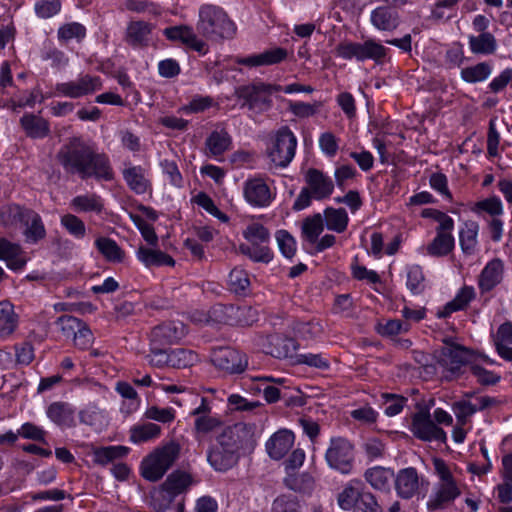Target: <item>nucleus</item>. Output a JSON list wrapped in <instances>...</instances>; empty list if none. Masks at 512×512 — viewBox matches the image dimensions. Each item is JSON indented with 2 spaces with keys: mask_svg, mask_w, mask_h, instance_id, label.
Instances as JSON below:
<instances>
[{
  "mask_svg": "<svg viewBox=\"0 0 512 512\" xmlns=\"http://www.w3.org/2000/svg\"><path fill=\"white\" fill-rule=\"evenodd\" d=\"M254 425L236 423L219 435L217 443L208 452V462L217 471L232 468L238 460V452L253 440Z\"/></svg>",
  "mask_w": 512,
  "mask_h": 512,
  "instance_id": "nucleus-1",
  "label": "nucleus"
},
{
  "mask_svg": "<svg viewBox=\"0 0 512 512\" xmlns=\"http://www.w3.org/2000/svg\"><path fill=\"white\" fill-rule=\"evenodd\" d=\"M433 467L438 482L429 496L427 507L436 510L454 502L462 494L465 485L458 478L461 470L455 464L434 458Z\"/></svg>",
  "mask_w": 512,
  "mask_h": 512,
  "instance_id": "nucleus-2",
  "label": "nucleus"
},
{
  "mask_svg": "<svg viewBox=\"0 0 512 512\" xmlns=\"http://www.w3.org/2000/svg\"><path fill=\"white\" fill-rule=\"evenodd\" d=\"M197 29L207 39L231 38L236 32L234 22L220 6L203 4L199 8Z\"/></svg>",
  "mask_w": 512,
  "mask_h": 512,
  "instance_id": "nucleus-3",
  "label": "nucleus"
},
{
  "mask_svg": "<svg viewBox=\"0 0 512 512\" xmlns=\"http://www.w3.org/2000/svg\"><path fill=\"white\" fill-rule=\"evenodd\" d=\"M340 509L349 512H381L375 497L364 491L360 480L348 481L336 497Z\"/></svg>",
  "mask_w": 512,
  "mask_h": 512,
  "instance_id": "nucleus-4",
  "label": "nucleus"
},
{
  "mask_svg": "<svg viewBox=\"0 0 512 512\" xmlns=\"http://www.w3.org/2000/svg\"><path fill=\"white\" fill-rule=\"evenodd\" d=\"M179 454V446L175 443H168L155 448L144 457L140 464V474L148 481L160 480L170 469Z\"/></svg>",
  "mask_w": 512,
  "mask_h": 512,
  "instance_id": "nucleus-5",
  "label": "nucleus"
},
{
  "mask_svg": "<svg viewBox=\"0 0 512 512\" xmlns=\"http://www.w3.org/2000/svg\"><path fill=\"white\" fill-rule=\"evenodd\" d=\"M243 237L248 244H241L240 251L255 262L268 263L273 258V252L268 247L270 233L258 222L249 223L243 230Z\"/></svg>",
  "mask_w": 512,
  "mask_h": 512,
  "instance_id": "nucleus-6",
  "label": "nucleus"
},
{
  "mask_svg": "<svg viewBox=\"0 0 512 512\" xmlns=\"http://www.w3.org/2000/svg\"><path fill=\"white\" fill-rule=\"evenodd\" d=\"M92 155V148L75 138L61 148L58 159L66 170L83 176L84 172H89L88 164L92 161Z\"/></svg>",
  "mask_w": 512,
  "mask_h": 512,
  "instance_id": "nucleus-7",
  "label": "nucleus"
},
{
  "mask_svg": "<svg viewBox=\"0 0 512 512\" xmlns=\"http://www.w3.org/2000/svg\"><path fill=\"white\" fill-rule=\"evenodd\" d=\"M395 490L399 497L411 499L424 498L428 488V479L420 475L413 467L403 468L394 475Z\"/></svg>",
  "mask_w": 512,
  "mask_h": 512,
  "instance_id": "nucleus-8",
  "label": "nucleus"
},
{
  "mask_svg": "<svg viewBox=\"0 0 512 512\" xmlns=\"http://www.w3.org/2000/svg\"><path fill=\"white\" fill-rule=\"evenodd\" d=\"M354 458V447L347 439L335 437L330 440L325 459L331 469L341 474H350L353 471Z\"/></svg>",
  "mask_w": 512,
  "mask_h": 512,
  "instance_id": "nucleus-9",
  "label": "nucleus"
},
{
  "mask_svg": "<svg viewBox=\"0 0 512 512\" xmlns=\"http://www.w3.org/2000/svg\"><path fill=\"white\" fill-rule=\"evenodd\" d=\"M297 138L288 128H281L275 135L268 150L270 160L276 165L285 167L294 158Z\"/></svg>",
  "mask_w": 512,
  "mask_h": 512,
  "instance_id": "nucleus-10",
  "label": "nucleus"
},
{
  "mask_svg": "<svg viewBox=\"0 0 512 512\" xmlns=\"http://www.w3.org/2000/svg\"><path fill=\"white\" fill-rule=\"evenodd\" d=\"M8 214V218H12V222L19 221L25 226L24 235L26 241L37 242L45 236V228L40 216L31 210H23L19 206H10L6 211L1 212V217Z\"/></svg>",
  "mask_w": 512,
  "mask_h": 512,
  "instance_id": "nucleus-11",
  "label": "nucleus"
},
{
  "mask_svg": "<svg viewBox=\"0 0 512 512\" xmlns=\"http://www.w3.org/2000/svg\"><path fill=\"white\" fill-rule=\"evenodd\" d=\"M275 191L267 180L260 177L247 179L243 184V197L252 207L265 208L275 199Z\"/></svg>",
  "mask_w": 512,
  "mask_h": 512,
  "instance_id": "nucleus-12",
  "label": "nucleus"
},
{
  "mask_svg": "<svg viewBox=\"0 0 512 512\" xmlns=\"http://www.w3.org/2000/svg\"><path fill=\"white\" fill-rule=\"evenodd\" d=\"M476 355L477 353L467 350L457 343L445 341L439 356V363L450 373V377H453L462 365H471Z\"/></svg>",
  "mask_w": 512,
  "mask_h": 512,
  "instance_id": "nucleus-13",
  "label": "nucleus"
},
{
  "mask_svg": "<svg viewBox=\"0 0 512 512\" xmlns=\"http://www.w3.org/2000/svg\"><path fill=\"white\" fill-rule=\"evenodd\" d=\"M192 484V478L184 472H174L166 479L161 489L152 494V506L157 512L167 511V505L158 504L165 496H175L185 491Z\"/></svg>",
  "mask_w": 512,
  "mask_h": 512,
  "instance_id": "nucleus-14",
  "label": "nucleus"
},
{
  "mask_svg": "<svg viewBox=\"0 0 512 512\" xmlns=\"http://www.w3.org/2000/svg\"><path fill=\"white\" fill-rule=\"evenodd\" d=\"M101 86L99 77L84 75L76 80L57 84L55 90L58 96L80 98L100 90Z\"/></svg>",
  "mask_w": 512,
  "mask_h": 512,
  "instance_id": "nucleus-15",
  "label": "nucleus"
},
{
  "mask_svg": "<svg viewBox=\"0 0 512 512\" xmlns=\"http://www.w3.org/2000/svg\"><path fill=\"white\" fill-rule=\"evenodd\" d=\"M410 430L413 435L422 441H446V433L431 419L429 412L420 411L413 415Z\"/></svg>",
  "mask_w": 512,
  "mask_h": 512,
  "instance_id": "nucleus-16",
  "label": "nucleus"
},
{
  "mask_svg": "<svg viewBox=\"0 0 512 512\" xmlns=\"http://www.w3.org/2000/svg\"><path fill=\"white\" fill-rule=\"evenodd\" d=\"M211 361L217 368L229 373H240L247 366L245 356L229 347L215 349Z\"/></svg>",
  "mask_w": 512,
  "mask_h": 512,
  "instance_id": "nucleus-17",
  "label": "nucleus"
},
{
  "mask_svg": "<svg viewBox=\"0 0 512 512\" xmlns=\"http://www.w3.org/2000/svg\"><path fill=\"white\" fill-rule=\"evenodd\" d=\"M186 328L182 322H169L155 327L151 332V342L156 346L170 345L182 339Z\"/></svg>",
  "mask_w": 512,
  "mask_h": 512,
  "instance_id": "nucleus-18",
  "label": "nucleus"
},
{
  "mask_svg": "<svg viewBox=\"0 0 512 512\" xmlns=\"http://www.w3.org/2000/svg\"><path fill=\"white\" fill-rule=\"evenodd\" d=\"M494 399L488 396L475 397L473 400H460L452 405L457 422L460 425H467L468 419L477 411L483 410L494 404Z\"/></svg>",
  "mask_w": 512,
  "mask_h": 512,
  "instance_id": "nucleus-19",
  "label": "nucleus"
},
{
  "mask_svg": "<svg viewBox=\"0 0 512 512\" xmlns=\"http://www.w3.org/2000/svg\"><path fill=\"white\" fill-rule=\"evenodd\" d=\"M231 147L232 137L223 127L213 129L205 140L206 155L216 160H220Z\"/></svg>",
  "mask_w": 512,
  "mask_h": 512,
  "instance_id": "nucleus-20",
  "label": "nucleus"
},
{
  "mask_svg": "<svg viewBox=\"0 0 512 512\" xmlns=\"http://www.w3.org/2000/svg\"><path fill=\"white\" fill-rule=\"evenodd\" d=\"M295 436L288 429H280L266 441L265 448L268 455L275 460L282 459L293 447Z\"/></svg>",
  "mask_w": 512,
  "mask_h": 512,
  "instance_id": "nucleus-21",
  "label": "nucleus"
},
{
  "mask_svg": "<svg viewBox=\"0 0 512 512\" xmlns=\"http://www.w3.org/2000/svg\"><path fill=\"white\" fill-rule=\"evenodd\" d=\"M29 259L30 257L19 245L0 239V260L4 261L10 270L21 272Z\"/></svg>",
  "mask_w": 512,
  "mask_h": 512,
  "instance_id": "nucleus-22",
  "label": "nucleus"
},
{
  "mask_svg": "<svg viewBox=\"0 0 512 512\" xmlns=\"http://www.w3.org/2000/svg\"><path fill=\"white\" fill-rule=\"evenodd\" d=\"M164 35L171 41H179L194 51L205 54L207 46L204 41L198 38L193 29L189 26H175L166 28Z\"/></svg>",
  "mask_w": 512,
  "mask_h": 512,
  "instance_id": "nucleus-23",
  "label": "nucleus"
},
{
  "mask_svg": "<svg viewBox=\"0 0 512 512\" xmlns=\"http://www.w3.org/2000/svg\"><path fill=\"white\" fill-rule=\"evenodd\" d=\"M305 181L313 197L317 200L329 197L334 190L332 180L317 169H309L306 172Z\"/></svg>",
  "mask_w": 512,
  "mask_h": 512,
  "instance_id": "nucleus-24",
  "label": "nucleus"
},
{
  "mask_svg": "<svg viewBox=\"0 0 512 512\" xmlns=\"http://www.w3.org/2000/svg\"><path fill=\"white\" fill-rule=\"evenodd\" d=\"M195 417V430L197 433L206 434L214 431L221 425V420L211 414V406L205 398L201 399V404L191 411Z\"/></svg>",
  "mask_w": 512,
  "mask_h": 512,
  "instance_id": "nucleus-25",
  "label": "nucleus"
},
{
  "mask_svg": "<svg viewBox=\"0 0 512 512\" xmlns=\"http://www.w3.org/2000/svg\"><path fill=\"white\" fill-rule=\"evenodd\" d=\"M504 265L500 259L489 261L481 271L478 278V285L481 292H489L495 288L503 279Z\"/></svg>",
  "mask_w": 512,
  "mask_h": 512,
  "instance_id": "nucleus-26",
  "label": "nucleus"
},
{
  "mask_svg": "<svg viewBox=\"0 0 512 512\" xmlns=\"http://www.w3.org/2000/svg\"><path fill=\"white\" fill-rule=\"evenodd\" d=\"M123 177L127 185L137 194L151 191L149 171L141 166H129L123 171Z\"/></svg>",
  "mask_w": 512,
  "mask_h": 512,
  "instance_id": "nucleus-27",
  "label": "nucleus"
},
{
  "mask_svg": "<svg viewBox=\"0 0 512 512\" xmlns=\"http://www.w3.org/2000/svg\"><path fill=\"white\" fill-rule=\"evenodd\" d=\"M494 361L487 356L477 353L470 368L472 374L476 377L477 381L482 385H493L500 381L501 375L492 370L487 369L486 366L493 365Z\"/></svg>",
  "mask_w": 512,
  "mask_h": 512,
  "instance_id": "nucleus-28",
  "label": "nucleus"
},
{
  "mask_svg": "<svg viewBox=\"0 0 512 512\" xmlns=\"http://www.w3.org/2000/svg\"><path fill=\"white\" fill-rule=\"evenodd\" d=\"M136 258L146 268L154 266H174V259L163 251L146 246H140L136 251Z\"/></svg>",
  "mask_w": 512,
  "mask_h": 512,
  "instance_id": "nucleus-29",
  "label": "nucleus"
},
{
  "mask_svg": "<svg viewBox=\"0 0 512 512\" xmlns=\"http://www.w3.org/2000/svg\"><path fill=\"white\" fill-rule=\"evenodd\" d=\"M479 224L473 220L464 221L459 227V244L463 253L472 255L478 246Z\"/></svg>",
  "mask_w": 512,
  "mask_h": 512,
  "instance_id": "nucleus-30",
  "label": "nucleus"
},
{
  "mask_svg": "<svg viewBox=\"0 0 512 512\" xmlns=\"http://www.w3.org/2000/svg\"><path fill=\"white\" fill-rule=\"evenodd\" d=\"M268 346L265 347L266 353L276 358H287L293 355L298 349V344L293 338L271 335L267 339Z\"/></svg>",
  "mask_w": 512,
  "mask_h": 512,
  "instance_id": "nucleus-31",
  "label": "nucleus"
},
{
  "mask_svg": "<svg viewBox=\"0 0 512 512\" xmlns=\"http://www.w3.org/2000/svg\"><path fill=\"white\" fill-rule=\"evenodd\" d=\"M152 25L144 21H132L126 29V42L134 47L146 46L150 40Z\"/></svg>",
  "mask_w": 512,
  "mask_h": 512,
  "instance_id": "nucleus-32",
  "label": "nucleus"
},
{
  "mask_svg": "<svg viewBox=\"0 0 512 512\" xmlns=\"http://www.w3.org/2000/svg\"><path fill=\"white\" fill-rule=\"evenodd\" d=\"M287 57V51L280 47L271 48L262 53L243 58L239 63L251 67L273 65L283 61Z\"/></svg>",
  "mask_w": 512,
  "mask_h": 512,
  "instance_id": "nucleus-33",
  "label": "nucleus"
},
{
  "mask_svg": "<svg viewBox=\"0 0 512 512\" xmlns=\"http://www.w3.org/2000/svg\"><path fill=\"white\" fill-rule=\"evenodd\" d=\"M282 86L280 85H272L259 83L256 85H252L246 87L242 90V96L246 98L248 105L250 108H253L257 105L258 102H262L265 106L269 105V101L266 99H261L262 95H271L275 92L283 91Z\"/></svg>",
  "mask_w": 512,
  "mask_h": 512,
  "instance_id": "nucleus-34",
  "label": "nucleus"
},
{
  "mask_svg": "<svg viewBox=\"0 0 512 512\" xmlns=\"http://www.w3.org/2000/svg\"><path fill=\"white\" fill-rule=\"evenodd\" d=\"M371 22L378 30L393 31L399 24V17L394 9L381 6L371 12Z\"/></svg>",
  "mask_w": 512,
  "mask_h": 512,
  "instance_id": "nucleus-35",
  "label": "nucleus"
},
{
  "mask_svg": "<svg viewBox=\"0 0 512 512\" xmlns=\"http://www.w3.org/2000/svg\"><path fill=\"white\" fill-rule=\"evenodd\" d=\"M161 434V427L152 422H139L130 428L129 440L139 445L157 439Z\"/></svg>",
  "mask_w": 512,
  "mask_h": 512,
  "instance_id": "nucleus-36",
  "label": "nucleus"
},
{
  "mask_svg": "<svg viewBox=\"0 0 512 512\" xmlns=\"http://www.w3.org/2000/svg\"><path fill=\"white\" fill-rule=\"evenodd\" d=\"M18 326V316L8 301L0 302V337H10Z\"/></svg>",
  "mask_w": 512,
  "mask_h": 512,
  "instance_id": "nucleus-37",
  "label": "nucleus"
},
{
  "mask_svg": "<svg viewBox=\"0 0 512 512\" xmlns=\"http://www.w3.org/2000/svg\"><path fill=\"white\" fill-rule=\"evenodd\" d=\"M80 423L101 430L108 424V417L104 410L94 404H88L79 411Z\"/></svg>",
  "mask_w": 512,
  "mask_h": 512,
  "instance_id": "nucleus-38",
  "label": "nucleus"
},
{
  "mask_svg": "<svg viewBox=\"0 0 512 512\" xmlns=\"http://www.w3.org/2000/svg\"><path fill=\"white\" fill-rule=\"evenodd\" d=\"M47 417L60 426L70 427L74 425V411L67 403L55 402L48 406Z\"/></svg>",
  "mask_w": 512,
  "mask_h": 512,
  "instance_id": "nucleus-39",
  "label": "nucleus"
},
{
  "mask_svg": "<svg viewBox=\"0 0 512 512\" xmlns=\"http://www.w3.org/2000/svg\"><path fill=\"white\" fill-rule=\"evenodd\" d=\"M322 218L327 229L337 233L344 232L349 222L348 214L342 208L328 207L324 210Z\"/></svg>",
  "mask_w": 512,
  "mask_h": 512,
  "instance_id": "nucleus-40",
  "label": "nucleus"
},
{
  "mask_svg": "<svg viewBox=\"0 0 512 512\" xmlns=\"http://www.w3.org/2000/svg\"><path fill=\"white\" fill-rule=\"evenodd\" d=\"M454 247L455 238L453 235L436 234L433 240L423 249L430 256L443 257L452 252Z\"/></svg>",
  "mask_w": 512,
  "mask_h": 512,
  "instance_id": "nucleus-41",
  "label": "nucleus"
},
{
  "mask_svg": "<svg viewBox=\"0 0 512 512\" xmlns=\"http://www.w3.org/2000/svg\"><path fill=\"white\" fill-rule=\"evenodd\" d=\"M475 297V290L471 286H465L460 289L455 298L446 304L443 311L439 312V317H447L451 313L465 308Z\"/></svg>",
  "mask_w": 512,
  "mask_h": 512,
  "instance_id": "nucleus-42",
  "label": "nucleus"
},
{
  "mask_svg": "<svg viewBox=\"0 0 512 512\" xmlns=\"http://www.w3.org/2000/svg\"><path fill=\"white\" fill-rule=\"evenodd\" d=\"M324 230L321 214H315L303 220L301 225L302 238L309 244H313Z\"/></svg>",
  "mask_w": 512,
  "mask_h": 512,
  "instance_id": "nucleus-43",
  "label": "nucleus"
},
{
  "mask_svg": "<svg viewBox=\"0 0 512 512\" xmlns=\"http://www.w3.org/2000/svg\"><path fill=\"white\" fill-rule=\"evenodd\" d=\"M393 478L392 470L380 466L372 467L365 472L366 481L378 490L386 489Z\"/></svg>",
  "mask_w": 512,
  "mask_h": 512,
  "instance_id": "nucleus-44",
  "label": "nucleus"
},
{
  "mask_svg": "<svg viewBox=\"0 0 512 512\" xmlns=\"http://www.w3.org/2000/svg\"><path fill=\"white\" fill-rule=\"evenodd\" d=\"M493 71V67L488 62H481L473 66L465 67L461 70V78L467 83H477L487 80Z\"/></svg>",
  "mask_w": 512,
  "mask_h": 512,
  "instance_id": "nucleus-45",
  "label": "nucleus"
},
{
  "mask_svg": "<svg viewBox=\"0 0 512 512\" xmlns=\"http://www.w3.org/2000/svg\"><path fill=\"white\" fill-rule=\"evenodd\" d=\"M469 48L474 54L488 55L495 52L497 44L492 34L484 32L478 36H469Z\"/></svg>",
  "mask_w": 512,
  "mask_h": 512,
  "instance_id": "nucleus-46",
  "label": "nucleus"
},
{
  "mask_svg": "<svg viewBox=\"0 0 512 512\" xmlns=\"http://www.w3.org/2000/svg\"><path fill=\"white\" fill-rule=\"evenodd\" d=\"M89 172H84L83 176H95L98 179L111 180L113 178L112 169L107 157L103 155H92V161L88 164Z\"/></svg>",
  "mask_w": 512,
  "mask_h": 512,
  "instance_id": "nucleus-47",
  "label": "nucleus"
},
{
  "mask_svg": "<svg viewBox=\"0 0 512 512\" xmlns=\"http://www.w3.org/2000/svg\"><path fill=\"white\" fill-rule=\"evenodd\" d=\"M21 125L25 133L32 138H42L47 135L49 128L47 122L35 115H25L21 118Z\"/></svg>",
  "mask_w": 512,
  "mask_h": 512,
  "instance_id": "nucleus-48",
  "label": "nucleus"
},
{
  "mask_svg": "<svg viewBox=\"0 0 512 512\" xmlns=\"http://www.w3.org/2000/svg\"><path fill=\"white\" fill-rule=\"evenodd\" d=\"M130 451L129 447L122 445L102 447L94 450V462L104 465L115 459L125 457Z\"/></svg>",
  "mask_w": 512,
  "mask_h": 512,
  "instance_id": "nucleus-49",
  "label": "nucleus"
},
{
  "mask_svg": "<svg viewBox=\"0 0 512 512\" xmlns=\"http://www.w3.org/2000/svg\"><path fill=\"white\" fill-rule=\"evenodd\" d=\"M95 244L108 261L119 263L124 260L125 254L114 240L101 237L96 240Z\"/></svg>",
  "mask_w": 512,
  "mask_h": 512,
  "instance_id": "nucleus-50",
  "label": "nucleus"
},
{
  "mask_svg": "<svg viewBox=\"0 0 512 512\" xmlns=\"http://www.w3.org/2000/svg\"><path fill=\"white\" fill-rule=\"evenodd\" d=\"M471 211L477 215H481L485 212L496 218L503 214V204L499 197L492 196L474 203L471 207Z\"/></svg>",
  "mask_w": 512,
  "mask_h": 512,
  "instance_id": "nucleus-51",
  "label": "nucleus"
},
{
  "mask_svg": "<svg viewBox=\"0 0 512 512\" xmlns=\"http://www.w3.org/2000/svg\"><path fill=\"white\" fill-rule=\"evenodd\" d=\"M71 206L77 212H100L103 203L95 195H81L72 200Z\"/></svg>",
  "mask_w": 512,
  "mask_h": 512,
  "instance_id": "nucleus-52",
  "label": "nucleus"
},
{
  "mask_svg": "<svg viewBox=\"0 0 512 512\" xmlns=\"http://www.w3.org/2000/svg\"><path fill=\"white\" fill-rule=\"evenodd\" d=\"M193 203L204 209L207 213L214 216L223 223L229 221V217L219 210L212 198L204 192L196 194L192 198Z\"/></svg>",
  "mask_w": 512,
  "mask_h": 512,
  "instance_id": "nucleus-53",
  "label": "nucleus"
},
{
  "mask_svg": "<svg viewBox=\"0 0 512 512\" xmlns=\"http://www.w3.org/2000/svg\"><path fill=\"white\" fill-rule=\"evenodd\" d=\"M198 361V355L191 350L177 348L170 350V366L185 368Z\"/></svg>",
  "mask_w": 512,
  "mask_h": 512,
  "instance_id": "nucleus-54",
  "label": "nucleus"
},
{
  "mask_svg": "<svg viewBox=\"0 0 512 512\" xmlns=\"http://www.w3.org/2000/svg\"><path fill=\"white\" fill-rule=\"evenodd\" d=\"M275 239L281 254L291 259L297 251L295 238L286 230H278L275 233Z\"/></svg>",
  "mask_w": 512,
  "mask_h": 512,
  "instance_id": "nucleus-55",
  "label": "nucleus"
},
{
  "mask_svg": "<svg viewBox=\"0 0 512 512\" xmlns=\"http://www.w3.org/2000/svg\"><path fill=\"white\" fill-rule=\"evenodd\" d=\"M228 285L234 293L244 294L250 286L247 273L239 268L233 269L228 277Z\"/></svg>",
  "mask_w": 512,
  "mask_h": 512,
  "instance_id": "nucleus-56",
  "label": "nucleus"
},
{
  "mask_svg": "<svg viewBox=\"0 0 512 512\" xmlns=\"http://www.w3.org/2000/svg\"><path fill=\"white\" fill-rule=\"evenodd\" d=\"M216 105L213 98L209 96L197 95L191 99V101L180 108V111L184 114H193L204 112Z\"/></svg>",
  "mask_w": 512,
  "mask_h": 512,
  "instance_id": "nucleus-57",
  "label": "nucleus"
},
{
  "mask_svg": "<svg viewBox=\"0 0 512 512\" xmlns=\"http://www.w3.org/2000/svg\"><path fill=\"white\" fill-rule=\"evenodd\" d=\"M406 277L408 289L414 294L420 293L424 287V275L421 267L418 265L408 266L406 268Z\"/></svg>",
  "mask_w": 512,
  "mask_h": 512,
  "instance_id": "nucleus-58",
  "label": "nucleus"
},
{
  "mask_svg": "<svg viewBox=\"0 0 512 512\" xmlns=\"http://www.w3.org/2000/svg\"><path fill=\"white\" fill-rule=\"evenodd\" d=\"M176 411L172 407L161 408L150 406L144 412V417L160 423H171L175 419Z\"/></svg>",
  "mask_w": 512,
  "mask_h": 512,
  "instance_id": "nucleus-59",
  "label": "nucleus"
},
{
  "mask_svg": "<svg viewBox=\"0 0 512 512\" xmlns=\"http://www.w3.org/2000/svg\"><path fill=\"white\" fill-rule=\"evenodd\" d=\"M62 226L75 238L81 239L85 236L86 228L81 219L72 214L61 217Z\"/></svg>",
  "mask_w": 512,
  "mask_h": 512,
  "instance_id": "nucleus-60",
  "label": "nucleus"
},
{
  "mask_svg": "<svg viewBox=\"0 0 512 512\" xmlns=\"http://www.w3.org/2000/svg\"><path fill=\"white\" fill-rule=\"evenodd\" d=\"M271 512H301V505L292 495H281L272 504Z\"/></svg>",
  "mask_w": 512,
  "mask_h": 512,
  "instance_id": "nucleus-61",
  "label": "nucleus"
},
{
  "mask_svg": "<svg viewBox=\"0 0 512 512\" xmlns=\"http://www.w3.org/2000/svg\"><path fill=\"white\" fill-rule=\"evenodd\" d=\"M160 167L171 185L177 188L183 186V177L176 162L164 159L160 162Z\"/></svg>",
  "mask_w": 512,
  "mask_h": 512,
  "instance_id": "nucleus-62",
  "label": "nucleus"
},
{
  "mask_svg": "<svg viewBox=\"0 0 512 512\" xmlns=\"http://www.w3.org/2000/svg\"><path fill=\"white\" fill-rule=\"evenodd\" d=\"M318 144L321 152L327 157H334L339 148L338 138L329 131L320 134Z\"/></svg>",
  "mask_w": 512,
  "mask_h": 512,
  "instance_id": "nucleus-63",
  "label": "nucleus"
},
{
  "mask_svg": "<svg viewBox=\"0 0 512 512\" xmlns=\"http://www.w3.org/2000/svg\"><path fill=\"white\" fill-rule=\"evenodd\" d=\"M86 35L85 27L77 22L68 23L61 26L58 30V36L64 41H70L73 39L81 40Z\"/></svg>",
  "mask_w": 512,
  "mask_h": 512,
  "instance_id": "nucleus-64",
  "label": "nucleus"
}]
</instances>
